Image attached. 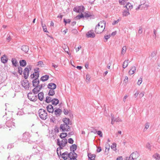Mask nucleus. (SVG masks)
Instances as JSON below:
<instances>
[{
  "mask_svg": "<svg viewBox=\"0 0 160 160\" xmlns=\"http://www.w3.org/2000/svg\"><path fill=\"white\" fill-rule=\"evenodd\" d=\"M64 124H61L60 126V128L63 131H70V128L69 125L72 124L71 122L69 119L64 118L63 119Z\"/></svg>",
  "mask_w": 160,
  "mask_h": 160,
  "instance_id": "1",
  "label": "nucleus"
},
{
  "mask_svg": "<svg viewBox=\"0 0 160 160\" xmlns=\"http://www.w3.org/2000/svg\"><path fill=\"white\" fill-rule=\"evenodd\" d=\"M38 77V75L34 77V79L32 81V86L35 87L32 90V92L34 94H37L38 92L39 83H40Z\"/></svg>",
  "mask_w": 160,
  "mask_h": 160,
  "instance_id": "2",
  "label": "nucleus"
},
{
  "mask_svg": "<svg viewBox=\"0 0 160 160\" xmlns=\"http://www.w3.org/2000/svg\"><path fill=\"white\" fill-rule=\"evenodd\" d=\"M67 143V140L66 138H64L62 140L61 142H60L59 139H57V145L59 146L58 147L57 149V154L58 155V149L59 150L62 149L65 146V145Z\"/></svg>",
  "mask_w": 160,
  "mask_h": 160,
  "instance_id": "3",
  "label": "nucleus"
},
{
  "mask_svg": "<svg viewBox=\"0 0 160 160\" xmlns=\"http://www.w3.org/2000/svg\"><path fill=\"white\" fill-rule=\"evenodd\" d=\"M39 117L42 120H45L48 118V115L46 110L42 109H40L38 111Z\"/></svg>",
  "mask_w": 160,
  "mask_h": 160,
  "instance_id": "4",
  "label": "nucleus"
},
{
  "mask_svg": "<svg viewBox=\"0 0 160 160\" xmlns=\"http://www.w3.org/2000/svg\"><path fill=\"white\" fill-rule=\"evenodd\" d=\"M102 23H98L96 25L95 28V32L97 33H101L104 30L105 28L104 27L103 25L100 26V24Z\"/></svg>",
  "mask_w": 160,
  "mask_h": 160,
  "instance_id": "5",
  "label": "nucleus"
},
{
  "mask_svg": "<svg viewBox=\"0 0 160 160\" xmlns=\"http://www.w3.org/2000/svg\"><path fill=\"white\" fill-rule=\"evenodd\" d=\"M32 67L31 65H29L24 69L23 74L25 79H26L28 78L29 72V70H31Z\"/></svg>",
  "mask_w": 160,
  "mask_h": 160,
  "instance_id": "6",
  "label": "nucleus"
},
{
  "mask_svg": "<svg viewBox=\"0 0 160 160\" xmlns=\"http://www.w3.org/2000/svg\"><path fill=\"white\" fill-rule=\"evenodd\" d=\"M85 9L84 7L82 6H76L73 9V11L76 12L82 13Z\"/></svg>",
  "mask_w": 160,
  "mask_h": 160,
  "instance_id": "7",
  "label": "nucleus"
},
{
  "mask_svg": "<svg viewBox=\"0 0 160 160\" xmlns=\"http://www.w3.org/2000/svg\"><path fill=\"white\" fill-rule=\"evenodd\" d=\"M28 99L30 101H36L37 99V97L36 95H35L34 94H33L32 92H30L28 94Z\"/></svg>",
  "mask_w": 160,
  "mask_h": 160,
  "instance_id": "8",
  "label": "nucleus"
},
{
  "mask_svg": "<svg viewBox=\"0 0 160 160\" xmlns=\"http://www.w3.org/2000/svg\"><path fill=\"white\" fill-rule=\"evenodd\" d=\"M31 137L30 134L28 132H25L23 134L22 139L25 142H28Z\"/></svg>",
  "mask_w": 160,
  "mask_h": 160,
  "instance_id": "9",
  "label": "nucleus"
},
{
  "mask_svg": "<svg viewBox=\"0 0 160 160\" xmlns=\"http://www.w3.org/2000/svg\"><path fill=\"white\" fill-rule=\"evenodd\" d=\"M29 82L27 80H23L22 83V86L26 89L29 88Z\"/></svg>",
  "mask_w": 160,
  "mask_h": 160,
  "instance_id": "10",
  "label": "nucleus"
},
{
  "mask_svg": "<svg viewBox=\"0 0 160 160\" xmlns=\"http://www.w3.org/2000/svg\"><path fill=\"white\" fill-rule=\"evenodd\" d=\"M60 155L62 156V158L64 160H66L68 158L69 153L68 152H65L61 154V152L60 151Z\"/></svg>",
  "mask_w": 160,
  "mask_h": 160,
  "instance_id": "11",
  "label": "nucleus"
},
{
  "mask_svg": "<svg viewBox=\"0 0 160 160\" xmlns=\"http://www.w3.org/2000/svg\"><path fill=\"white\" fill-rule=\"evenodd\" d=\"M38 68L34 69V72L30 75L31 78L33 79L34 77L37 76L38 75V77H39V74L38 71Z\"/></svg>",
  "mask_w": 160,
  "mask_h": 160,
  "instance_id": "12",
  "label": "nucleus"
},
{
  "mask_svg": "<svg viewBox=\"0 0 160 160\" xmlns=\"http://www.w3.org/2000/svg\"><path fill=\"white\" fill-rule=\"evenodd\" d=\"M138 153L137 152H132L130 155L129 158H132L133 160H136V159L138 157Z\"/></svg>",
  "mask_w": 160,
  "mask_h": 160,
  "instance_id": "13",
  "label": "nucleus"
},
{
  "mask_svg": "<svg viewBox=\"0 0 160 160\" xmlns=\"http://www.w3.org/2000/svg\"><path fill=\"white\" fill-rule=\"evenodd\" d=\"M95 36V33L93 31H90L87 32L86 36L88 38H93Z\"/></svg>",
  "mask_w": 160,
  "mask_h": 160,
  "instance_id": "14",
  "label": "nucleus"
},
{
  "mask_svg": "<svg viewBox=\"0 0 160 160\" xmlns=\"http://www.w3.org/2000/svg\"><path fill=\"white\" fill-rule=\"evenodd\" d=\"M6 125L8 127H11L14 128L15 127L14 123L12 122L11 120L7 121L6 123Z\"/></svg>",
  "mask_w": 160,
  "mask_h": 160,
  "instance_id": "15",
  "label": "nucleus"
},
{
  "mask_svg": "<svg viewBox=\"0 0 160 160\" xmlns=\"http://www.w3.org/2000/svg\"><path fill=\"white\" fill-rule=\"evenodd\" d=\"M47 109L48 111L50 113H53L54 111L53 107L52 105L50 104L47 106Z\"/></svg>",
  "mask_w": 160,
  "mask_h": 160,
  "instance_id": "16",
  "label": "nucleus"
},
{
  "mask_svg": "<svg viewBox=\"0 0 160 160\" xmlns=\"http://www.w3.org/2000/svg\"><path fill=\"white\" fill-rule=\"evenodd\" d=\"M55 115L57 117H58L60 115L62 112V110L59 108H56L54 111Z\"/></svg>",
  "mask_w": 160,
  "mask_h": 160,
  "instance_id": "17",
  "label": "nucleus"
},
{
  "mask_svg": "<svg viewBox=\"0 0 160 160\" xmlns=\"http://www.w3.org/2000/svg\"><path fill=\"white\" fill-rule=\"evenodd\" d=\"M8 59L5 55H3L1 58V61L3 63H5L8 62Z\"/></svg>",
  "mask_w": 160,
  "mask_h": 160,
  "instance_id": "18",
  "label": "nucleus"
},
{
  "mask_svg": "<svg viewBox=\"0 0 160 160\" xmlns=\"http://www.w3.org/2000/svg\"><path fill=\"white\" fill-rule=\"evenodd\" d=\"M130 14L128 9H124L122 12V17H127Z\"/></svg>",
  "mask_w": 160,
  "mask_h": 160,
  "instance_id": "19",
  "label": "nucleus"
},
{
  "mask_svg": "<svg viewBox=\"0 0 160 160\" xmlns=\"http://www.w3.org/2000/svg\"><path fill=\"white\" fill-rule=\"evenodd\" d=\"M77 155L75 152H71L69 153L68 158H77Z\"/></svg>",
  "mask_w": 160,
  "mask_h": 160,
  "instance_id": "20",
  "label": "nucleus"
},
{
  "mask_svg": "<svg viewBox=\"0 0 160 160\" xmlns=\"http://www.w3.org/2000/svg\"><path fill=\"white\" fill-rule=\"evenodd\" d=\"M48 88L51 89H55L56 88V85L54 83H50L48 84Z\"/></svg>",
  "mask_w": 160,
  "mask_h": 160,
  "instance_id": "21",
  "label": "nucleus"
},
{
  "mask_svg": "<svg viewBox=\"0 0 160 160\" xmlns=\"http://www.w3.org/2000/svg\"><path fill=\"white\" fill-rule=\"evenodd\" d=\"M21 49L25 53H27L29 50V47L28 46L23 45L21 47Z\"/></svg>",
  "mask_w": 160,
  "mask_h": 160,
  "instance_id": "22",
  "label": "nucleus"
},
{
  "mask_svg": "<svg viewBox=\"0 0 160 160\" xmlns=\"http://www.w3.org/2000/svg\"><path fill=\"white\" fill-rule=\"evenodd\" d=\"M51 102L52 104L53 105L56 106L59 102V100L57 98H53Z\"/></svg>",
  "mask_w": 160,
  "mask_h": 160,
  "instance_id": "23",
  "label": "nucleus"
},
{
  "mask_svg": "<svg viewBox=\"0 0 160 160\" xmlns=\"http://www.w3.org/2000/svg\"><path fill=\"white\" fill-rule=\"evenodd\" d=\"M49 78V76L48 75H46L42 76L40 80L42 81H45L47 80Z\"/></svg>",
  "mask_w": 160,
  "mask_h": 160,
  "instance_id": "24",
  "label": "nucleus"
},
{
  "mask_svg": "<svg viewBox=\"0 0 160 160\" xmlns=\"http://www.w3.org/2000/svg\"><path fill=\"white\" fill-rule=\"evenodd\" d=\"M136 70V68L135 66L132 67L131 68L129 71V74L132 75L134 73Z\"/></svg>",
  "mask_w": 160,
  "mask_h": 160,
  "instance_id": "25",
  "label": "nucleus"
},
{
  "mask_svg": "<svg viewBox=\"0 0 160 160\" xmlns=\"http://www.w3.org/2000/svg\"><path fill=\"white\" fill-rule=\"evenodd\" d=\"M95 155L91 153L88 154V157L89 160H95Z\"/></svg>",
  "mask_w": 160,
  "mask_h": 160,
  "instance_id": "26",
  "label": "nucleus"
},
{
  "mask_svg": "<svg viewBox=\"0 0 160 160\" xmlns=\"http://www.w3.org/2000/svg\"><path fill=\"white\" fill-rule=\"evenodd\" d=\"M39 99L40 101H42L43 99L44 94L42 92L39 93L38 94Z\"/></svg>",
  "mask_w": 160,
  "mask_h": 160,
  "instance_id": "27",
  "label": "nucleus"
},
{
  "mask_svg": "<svg viewBox=\"0 0 160 160\" xmlns=\"http://www.w3.org/2000/svg\"><path fill=\"white\" fill-rule=\"evenodd\" d=\"M77 149V146L75 144H73L70 147V150L72 152H74Z\"/></svg>",
  "mask_w": 160,
  "mask_h": 160,
  "instance_id": "28",
  "label": "nucleus"
},
{
  "mask_svg": "<svg viewBox=\"0 0 160 160\" xmlns=\"http://www.w3.org/2000/svg\"><path fill=\"white\" fill-rule=\"evenodd\" d=\"M152 157L156 160H160V155L159 154L157 153L153 154L152 155Z\"/></svg>",
  "mask_w": 160,
  "mask_h": 160,
  "instance_id": "29",
  "label": "nucleus"
},
{
  "mask_svg": "<svg viewBox=\"0 0 160 160\" xmlns=\"http://www.w3.org/2000/svg\"><path fill=\"white\" fill-rule=\"evenodd\" d=\"M12 64L15 67H16L18 66V62L16 59L15 58H12Z\"/></svg>",
  "mask_w": 160,
  "mask_h": 160,
  "instance_id": "30",
  "label": "nucleus"
},
{
  "mask_svg": "<svg viewBox=\"0 0 160 160\" xmlns=\"http://www.w3.org/2000/svg\"><path fill=\"white\" fill-rule=\"evenodd\" d=\"M62 48L65 52H66L68 54H69V49L68 46L64 44L62 46Z\"/></svg>",
  "mask_w": 160,
  "mask_h": 160,
  "instance_id": "31",
  "label": "nucleus"
},
{
  "mask_svg": "<svg viewBox=\"0 0 160 160\" xmlns=\"http://www.w3.org/2000/svg\"><path fill=\"white\" fill-rule=\"evenodd\" d=\"M20 65L22 67H24L26 65V62L24 60H22L20 61Z\"/></svg>",
  "mask_w": 160,
  "mask_h": 160,
  "instance_id": "32",
  "label": "nucleus"
},
{
  "mask_svg": "<svg viewBox=\"0 0 160 160\" xmlns=\"http://www.w3.org/2000/svg\"><path fill=\"white\" fill-rule=\"evenodd\" d=\"M128 60H125L124 62L122 64V67L123 68H126L128 66Z\"/></svg>",
  "mask_w": 160,
  "mask_h": 160,
  "instance_id": "33",
  "label": "nucleus"
},
{
  "mask_svg": "<svg viewBox=\"0 0 160 160\" xmlns=\"http://www.w3.org/2000/svg\"><path fill=\"white\" fill-rule=\"evenodd\" d=\"M54 89H51L49 90L48 93L49 96H53L55 94V91L54 90Z\"/></svg>",
  "mask_w": 160,
  "mask_h": 160,
  "instance_id": "34",
  "label": "nucleus"
},
{
  "mask_svg": "<svg viewBox=\"0 0 160 160\" xmlns=\"http://www.w3.org/2000/svg\"><path fill=\"white\" fill-rule=\"evenodd\" d=\"M81 14L80 15L77 16L75 18L76 20L80 19L81 18H82L84 17V15H83L82 13H81Z\"/></svg>",
  "mask_w": 160,
  "mask_h": 160,
  "instance_id": "35",
  "label": "nucleus"
},
{
  "mask_svg": "<svg viewBox=\"0 0 160 160\" xmlns=\"http://www.w3.org/2000/svg\"><path fill=\"white\" fill-rule=\"evenodd\" d=\"M52 98L49 96H47L46 98L45 101L47 103H50L52 102Z\"/></svg>",
  "mask_w": 160,
  "mask_h": 160,
  "instance_id": "36",
  "label": "nucleus"
},
{
  "mask_svg": "<svg viewBox=\"0 0 160 160\" xmlns=\"http://www.w3.org/2000/svg\"><path fill=\"white\" fill-rule=\"evenodd\" d=\"M67 133L66 132H62V133L60 135V137L61 138H64L67 137Z\"/></svg>",
  "mask_w": 160,
  "mask_h": 160,
  "instance_id": "37",
  "label": "nucleus"
},
{
  "mask_svg": "<svg viewBox=\"0 0 160 160\" xmlns=\"http://www.w3.org/2000/svg\"><path fill=\"white\" fill-rule=\"evenodd\" d=\"M45 86V83H39V88L38 89V92L40 91V90L42 88L44 87Z\"/></svg>",
  "mask_w": 160,
  "mask_h": 160,
  "instance_id": "38",
  "label": "nucleus"
},
{
  "mask_svg": "<svg viewBox=\"0 0 160 160\" xmlns=\"http://www.w3.org/2000/svg\"><path fill=\"white\" fill-rule=\"evenodd\" d=\"M18 72L20 74V75H22V67H18Z\"/></svg>",
  "mask_w": 160,
  "mask_h": 160,
  "instance_id": "39",
  "label": "nucleus"
},
{
  "mask_svg": "<svg viewBox=\"0 0 160 160\" xmlns=\"http://www.w3.org/2000/svg\"><path fill=\"white\" fill-rule=\"evenodd\" d=\"M110 37V35H105L104 36V42H106L107 41L108 39Z\"/></svg>",
  "mask_w": 160,
  "mask_h": 160,
  "instance_id": "40",
  "label": "nucleus"
},
{
  "mask_svg": "<svg viewBox=\"0 0 160 160\" xmlns=\"http://www.w3.org/2000/svg\"><path fill=\"white\" fill-rule=\"evenodd\" d=\"M111 148L114 150L116 149V144L115 143H113L111 146Z\"/></svg>",
  "mask_w": 160,
  "mask_h": 160,
  "instance_id": "41",
  "label": "nucleus"
},
{
  "mask_svg": "<svg viewBox=\"0 0 160 160\" xmlns=\"http://www.w3.org/2000/svg\"><path fill=\"white\" fill-rule=\"evenodd\" d=\"M149 126V123L148 122H147L145 126V128L143 129V131H145L148 129Z\"/></svg>",
  "mask_w": 160,
  "mask_h": 160,
  "instance_id": "42",
  "label": "nucleus"
},
{
  "mask_svg": "<svg viewBox=\"0 0 160 160\" xmlns=\"http://www.w3.org/2000/svg\"><path fill=\"white\" fill-rule=\"evenodd\" d=\"M126 47L125 46H123L122 47V51H121L122 54H124L126 52Z\"/></svg>",
  "mask_w": 160,
  "mask_h": 160,
  "instance_id": "43",
  "label": "nucleus"
},
{
  "mask_svg": "<svg viewBox=\"0 0 160 160\" xmlns=\"http://www.w3.org/2000/svg\"><path fill=\"white\" fill-rule=\"evenodd\" d=\"M99 23H102L101 24H100V26L103 25V26L104 27V28L105 27L106 23V22L105 21H101Z\"/></svg>",
  "mask_w": 160,
  "mask_h": 160,
  "instance_id": "44",
  "label": "nucleus"
},
{
  "mask_svg": "<svg viewBox=\"0 0 160 160\" xmlns=\"http://www.w3.org/2000/svg\"><path fill=\"white\" fill-rule=\"evenodd\" d=\"M125 7H126L127 9H128L130 8L131 9L132 8V6L131 5V4L129 3L128 4H127Z\"/></svg>",
  "mask_w": 160,
  "mask_h": 160,
  "instance_id": "45",
  "label": "nucleus"
},
{
  "mask_svg": "<svg viewBox=\"0 0 160 160\" xmlns=\"http://www.w3.org/2000/svg\"><path fill=\"white\" fill-rule=\"evenodd\" d=\"M43 62L42 61H40L38 62L37 66L39 67H42V65H43Z\"/></svg>",
  "mask_w": 160,
  "mask_h": 160,
  "instance_id": "46",
  "label": "nucleus"
},
{
  "mask_svg": "<svg viewBox=\"0 0 160 160\" xmlns=\"http://www.w3.org/2000/svg\"><path fill=\"white\" fill-rule=\"evenodd\" d=\"M11 39V35L10 33L8 34L7 37V40L8 41V42H9Z\"/></svg>",
  "mask_w": 160,
  "mask_h": 160,
  "instance_id": "47",
  "label": "nucleus"
},
{
  "mask_svg": "<svg viewBox=\"0 0 160 160\" xmlns=\"http://www.w3.org/2000/svg\"><path fill=\"white\" fill-rule=\"evenodd\" d=\"M71 22V20L70 19H64V22L65 23V24L68 23H69Z\"/></svg>",
  "mask_w": 160,
  "mask_h": 160,
  "instance_id": "48",
  "label": "nucleus"
},
{
  "mask_svg": "<svg viewBox=\"0 0 160 160\" xmlns=\"http://www.w3.org/2000/svg\"><path fill=\"white\" fill-rule=\"evenodd\" d=\"M97 132V134L100 136V137H102V132L100 131H98Z\"/></svg>",
  "mask_w": 160,
  "mask_h": 160,
  "instance_id": "49",
  "label": "nucleus"
},
{
  "mask_svg": "<svg viewBox=\"0 0 160 160\" xmlns=\"http://www.w3.org/2000/svg\"><path fill=\"white\" fill-rule=\"evenodd\" d=\"M142 78H140L138 80V82H137V84L138 85H140L142 83Z\"/></svg>",
  "mask_w": 160,
  "mask_h": 160,
  "instance_id": "50",
  "label": "nucleus"
},
{
  "mask_svg": "<svg viewBox=\"0 0 160 160\" xmlns=\"http://www.w3.org/2000/svg\"><path fill=\"white\" fill-rule=\"evenodd\" d=\"M120 21V19H118L117 20H115L113 21V22L112 23V25H115L116 24H117L119 21Z\"/></svg>",
  "mask_w": 160,
  "mask_h": 160,
  "instance_id": "51",
  "label": "nucleus"
},
{
  "mask_svg": "<svg viewBox=\"0 0 160 160\" xmlns=\"http://www.w3.org/2000/svg\"><path fill=\"white\" fill-rule=\"evenodd\" d=\"M73 142V140L72 138H70L68 139V142L70 144H72Z\"/></svg>",
  "mask_w": 160,
  "mask_h": 160,
  "instance_id": "52",
  "label": "nucleus"
},
{
  "mask_svg": "<svg viewBox=\"0 0 160 160\" xmlns=\"http://www.w3.org/2000/svg\"><path fill=\"white\" fill-rule=\"evenodd\" d=\"M127 0H119V2L121 4H124L125 2Z\"/></svg>",
  "mask_w": 160,
  "mask_h": 160,
  "instance_id": "53",
  "label": "nucleus"
},
{
  "mask_svg": "<svg viewBox=\"0 0 160 160\" xmlns=\"http://www.w3.org/2000/svg\"><path fill=\"white\" fill-rule=\"evenodd\" d=\"M146 147L147 148H148L149 150H151V145H150V144L148 143L146 144Z\"/></svg>",
  "mask_w": 160,
  "mask_h": 160,
  "instance_id": "54",
  "label": "nucleus"
},
{
  "mask_svg": "<svg viewBox=\"0 0 160 160\" xmlns=\"http://www.w3.org/2000/svg\"><path fill=\"white\" fill-rule=\"evenodd\" d=\"M43 31L46 32H48L47 30V28L45 25H44V26L42 28Z\"/></svg>",
  "mask_w": 160,
  "mask_h": 160,
  "instance_id": "55",
  "label": "nucleus"
},
{
  "mask_svg": "<svg viewBox=\"0 0 160 160\" xmlns=\"http://www.w3.org/2000/svg\"><path fill=\"white\" fill-rule=\"evenodd\" d=\"M144 92H141L139 94V97L140 98H142V97H143L144 95Z\"/></svg>",
  "mask_w": 160,
  "mask_h": 160,
  "instance_id": "56",
  "label": "nucleus"
},
{
  "mask_svg": "<svg viewBox=\"0 0 160 160\" xmlns=\"http://www.w3.org/2000/svg\"><path fill=\"white\" fill-rule=\"evenodd\" d=\"M121 121H122L121 119L118 118H116L115 119V122H121Z\"/></svg>",
  "mask_w": 160,
  "mask_h": 160,
  "instance_id": "57",
  "label": "nucleus"
},
{
  "mask_svg": "<svg viewBox=\"0 0 160 160\" xmlns=\"http://www.w3.org/2000/svg\"><path fill=\"white\" fill-rule=\"evenodd\" d=\"M142 31L141 27H139L138 30V33L140 34H141L142 33Z\"/></svg>",
  "mask_w": 160,
  "mask_h": 160,
  "instance_id": "58",
  "label": "nucleus"
},
{
  "mask_svg": "<svg viewBox=\"0 0 160 160\" xmlns=\"http://www.w3.org/2000/svg\"><path fill=\"white\" fill-rule=\"evenodd\" d=\"M63 112L65 115H67L68 113V111L67 109H64Z\"/></svg>",
  "mask_w": 160,
  "mask_h": 160,
  "instance_id": "59",
  "label": "nucleus"
},
{
  "mask_svg": "<svg viewBox=\"0 0 160 160\" xmlns=\"http://www.w3.org/2000/svg\"><path fill=\"white\" fill-rule=\"evenodd\" d=\"M91 16L88 13H85V14L84 15V17L85 18H88L90 17Z\"/></svg>",
  "mask_w": 160,
  "mask_h": 160,
  "instance_id": "60",
  "label": "nucleus"
},
{
  "mask_svg": "<svg viewBox=\"0 0 160 160\" xmlns=\"http://www.w3.org/2000/svg\"><path fill=\"white\" fill-rule=\"evenodd\" d=\"M14 160H18L20 158V156L18 155H16L15 156Z\"/></svg>",
  "mask_w": 160,
  "mask_h": 160,
  "instance_id": "61",
  "label": "nucleus"
},
{
  "mask_svg": "<svg viewBox=\"0 0 160 160\" xmlns=\"http://www.w3.org/2000/svg\"><path fill=\"white\" fill-rule=\"evenodd\" d=\"M86 79L87 80H88V81H89L90 79V77L89 75H86Z\"/></svg>",
  "mask_w": 160,
  "mask_h": 160,
  "instance_id": "62",
  "label": "nucleus"
},
{
  "mask_svg": "<svg viewBox=\"0 0 160 160\" xmlns=\"http://www.w3.org/2000/svg\"><path fill=\"white\" fill-rule=\"evenodd\" d=\"M102 150V149L101 147H99L97 149V152H100Z\"/></svg>",
  "mask_w": 160,
  "mask_h": 160,
  "instance_id": "63",
  "label": "nucleus"
},
{
  "mask_svg": "<svg viewBox=\"0 0 160 160\" xmlns=\"http://www.w3.org/2000/svg\"><path fill=\"white\" fill-rule=\"evenodd\" d=\"M116 160H122V156H119L118 157Z\"/></svg>",
  "mask_w": 160,
  "mask_h": 160,
  "instance_id": "64",
  "label": "nucleus"
}]
</instances>
